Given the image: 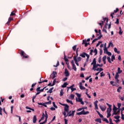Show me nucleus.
<instances>
[{"mask_svg":"<svg viewBox=\"0 0 124 124\" xmlns=\"http://www.w3.org/2000/svg\"><path fill=\"white\" fill-rule=\"evenodd\" d=\"M77 57H78V52L76 51V55L74 56V59L76 57V59H77Z\"/></svg>","mask_w":124,"mask_h":124,"instance_id":"nucleus-54","label":"nucleus"},{"mask_svg":"<svg viewBox=\"0 0 124 124\" xmlns=\"http://www.w3.org/2000/svg\"><path fill=\"white\" fill-rule=\"evenodd\" d=\"M97 40H98V38H96V39L93 40V41H92V44H93V43H94V42H95V41H97Z\"/></svg>","mask_w":124,"mask_h":124,"instance_id":"nucleus-53","label":"nucleus"},{"mask_svg":"<svg viewBox=\"0 0 124 124\" xmlns=\"http://www.w3.org/2000/svg\"><path fill=\"white\" fill-rule=\"evenodd\" d=\"M45 117L46 119H48V114H47V111L45 110Z\"/></svg>","mask_w":124,"mask_h":124,"instance_id":"nucleus-32","label":"nucleus"},{"mask_svg":"<svg viewBox=\"0 0 124 124\" xmlns=\"http://www.w3.org/2000/svg\"><path fill=\"white\" fill-rule=\"evenodd\" d=\"M19 54L21 55V57H23V59H29L30 58V56L26 54L24 51L21 50Z\"/></svg>","mask_w":124,"mask_h":124,"instance_id":"nucleus-2","label":"nucleus"},{"mask_svg":"<svg viewBox=\"0 0 124 124\" xmlns=\"http://www.w3.org/2000/svg\"><path fill=\"white\" fill-rule=\"evenodd\" d=\"M98 62L99 63H100V62H101V57H99L98 58Z\"/></svg>","mask_w":124,"mask_h":124,"instance_id":"nucleus-59","label":"nucleus"},{"mask_svg":"<svg viewBox=\"0 0 124 124\" xmlns=\"http://www.w3.org/2000/svg\"><path fill=\"white\" fill-rule=\"evenodd\" d=\"M56 79L55 78L53 81V83L52 84V86H55V84H56Z\"/></svg>","mask_w":124,"mask_h":124,"instance_id":"nucleus-40","label":"nucleus"},{"mask_svg":"<svg viewBox=\"0 0 124 124\" xmlns=\"http://www.w3.org/2000/svg\"><path fill=\"white\" fill-rule=\"evenodd\" d=\"M0 115L2 116V108L0 107Z\"/></svg>","mask_w":124,"mask_h":124,"instance_id":"nucleus-43","label":"nucleus"},{"mask_svg":"<svg viewBox=\"0 0 124 124\" xmlns=\"http://www.w3.org/2000/svg\"><path fill=\"white\" fill-rule=\"evenodd\" d=\"M87 59H86V62H89V59H90V55H87Z\"/></svg>","mask_w":124,"mask_h":124,"instance_id":"nucleus-51","label":"nucleus"},{"mask_svg":"<svg viewBox=\"0 0 124 124\" xmlns=\"http://www.w3.org/2000/svg\"><path fill=\"white\" fill-rule=\"evenodd\" d=\"M119 34H120V35H122L123 34V31H122V27H119Z\"/></svg>","mask_w":124,"mask_h":124,"instance_id":"nucleus-25","label":"nucleus"},{"mask_svg":"<svg viewBox=\"0 0 124 124\" xmlns=\"http://www.w3.org/2000/svg\"><path fill=\"white\" fill-rule=\"evenodd\" d=\"M109 44L111 46V47H114V44H113L112 42H109Z\"/></svg>","mask_w":124,"mask_h":124,"instance_id":"nucleus-62","label":"nucleus"},{"mask_svg":"<svg viewBox=\"0 0 124 124\" xmlns=\"http://www.w3.org/2000/svg\"><path fill=\"white\" fill-rule=\"evenodd\" d=\"M117 106H118V109H120V108H121V106H122V104L121 103H118Z\"/></svg>","mask_w":124,"mask_h":124,"instance_id":"nucleus-48","label":"nucleus"},{"mask_svg":"<svg viewBox=\"0 0 124 124\" xmlns=\"http://www.w3.org/2000/svg\"><path fill=\"white\" fill-rule=\"evenodd\" d=\"M114 119H116V120H119L120 116H114Z\"/></svg>","mask_w":124,"mask_h":124,"instance_id":"nucleus-50","label":"nucleus"},{"mask_svg":"<svg viewBox=\"0 0 124 124\" xmlns=\"http://www.w3.org/2000/svg\"><path fill=\"white\" fill-rule=\"evenodd\" d=\"M95 64H96V59L94 58L93 59V62L91 63V65H94Z\"/></svg>","mask_w":124,"mask_h":124,"instance_id":"nucleus-15","label":"nucleus"},{"mask_svg":"<svg viewBox=\"0 0 124 124\" xmlns=\"http://www.w3.org/2000/svg\"><path fill=\"white\" fill-rule=\"evenodd\" d=\"M82 82L79 83V88L80 90H86V88L85 87L82 86Z\"/></svg>","mask_w":124,"mask_h":124,"instance_id":"nucleus-14","label":"nucleus"},{"mask_svg":"<svg viewBox=\"0 0 124 124\" xmlns=\"http://www.w3.org/2000/svg\"><path fill=\"white\" fill-rule=\"evenodd\" d=\"M64 60L65 62H68V59L67 58H66V56H65V54H64Z\"/></svg>","mask_w":124,"mask_h":124,"instance_id":"nucleus-36","label":"nucleus"},{"mask_svg":"<svg viewBox=\"0 0 124 124\" xmlns=\"http://www.w3.org/2000/svg\"><path fill=\"white\" fill-rule=\"evenodd\" d=\"M76 94H77L78 97V98H80V97H81V94L78 93H76Z\"/></svg>","mask_w":124,"mask_h":124,"instance_id":"nucleus-57","label":"nucleus"},{"mask_svg":"<svg viewBox=\"0 0 124 124\" xmlns=\"http://www.w3.org/2000/svg\"><path fill=\"white\" fill-rule=\"evenodd\" d=\"M93 53H95L94 55L96 56L97 55V49L95 48L94 50H93Z\"/></svg>","mask_w":124,"mask_h":124,"instance_id":"nucleus-33","label":"nucleus"},{"mask_svg":"<svg viewBox=\"0 0 124 124\" xmlns=\"http://www.w3.org/2000/svg\"><path fill=\"white\" fill-rule=\"evenodd\" d=\"M106 54H107V55H108V56H111L112 55V53L110 52H108Z\"/></svg>","mask_w":124,"mask_h":124,"instance_id":"nucleus-60","label":"nucleus"},{"mask_svg":"<svg viewBox=\"0 0 124 124\" xmlns=\"http://www.w3.org/2000/svg\"><path fill=\"white\" fill-rule=\"evenodd\" d=\"M104 53L107 54V53L108 52V48H107V47H105V48L104 49Z\"/></svg>","mask_w":124,"mask_h":124,"instance_id":"nucleus-30","label":"nucleus"},{"mask_svg":"<svg viewBox=\"0 0 124 124\" xmlns=\"http://www.w3.org/2000/svg\"><path fill=\"white\" fill-rule=\"evenodd\" d=\"M102 61L103 62H105L106 61V56H105L103 57L102 58Z\"/></svg>","mask_w":124,"mask_h":124,"instance_id":"nucleus-47","label":"nucleus"},{"mask_svg":"<svg viewBox=\"0 0 124 124\" xmlns=\"http://www.w3.org/2000/svg\"><path fill=\"white\" fill-rule=\"evenodd\" d=\"M119 11V8H117L116 10H114L113 13L115 14V13H117Z\"/></svg>","mask_w":124,"mask_h":124,"instance_id":"nucleus-44","label":"nucleus"},{"mask_svg":"<svg viewBox=\"0 0 124 124\" xmlns=\"http://www.w3.org/2000/svg\"><path fill=\"white\" fill-rule=\"evenodd\" d=\"M106 104L108 107L107 110V118H110V117H111V111H112V105L108 104V103H107Z\"/></svg>","mask_w":124,"mask_h":124,"instance_id":"nucleus-1","label":"nucleus"},{"mask_svg":"<svg viewBox=\"0 0 124 124\" xmlns=\"http://www.w3.org/2000/svg\"><path fill=\"white\" fill-rule=\"evenodd\" d=\"M53 90H54V87H52L51 88H50L49 91H48L47 92V93H53Z\"/></svg>","mask_w":124,"mask_h":124,"instance_id":"nucleus-19","label":"nucleus"},{"mask_svg":"<svg viewBox=\"0 0 124 124\" xmlns=\"http://www.w3.org/2000/svg\"><path fill=\"white\" fill-rule=\"evenodd\" d=\"M101 23H98V25H99V26H101V28H102V26H103V25H104V22H105V21H101Z\"/></svg>","mask_w":124,"mask_h":124,"instance_id":"nucleus-20","label":"nucleus"},{"mask_svg":"<svg viewBox=\"0 0 124 124\" xmlns=\"http://www.w3.org/2000/svg\"><path fill=\"white\" fill-rule=\"evenodd\" d=\"M98 103V101H97V100H96L95 102H94V105L95 108L97 110H98V107L97 106V103Z\"/></svg>","mask_w":124,"mask_h":124,"instance_id":"nucleus-13","label":"nucleus"},{"mask_svg":"<svg viewBox=\"0 0 124 124\" xmlns=\"http://www.w3.org/2000/svg\"><path fill=\"white\" fill-rule=\"evenodd\" d=\"M121 90H122V87H119L118 89H117L118 93H121Z\"/></svg>","mask_w":124,"mask_h":124,"instance_id":"nucleus-45","label":"nucleus"},{"mask_svg":"<svg viewBox=\"0 0 124 124\" xmlns=\"http://www.w3.org/2000/svg\"><path fill=\"white\" fill-rule=\"evenodd\" d=\"M95 122H97V123H99L100 124H101V119L97 118L96 119H95Z\"/></svg>","mask_w":124,"mask_h":124,"instance_id":"nucleus-24","label":"nucleus"},{"mask_svg":"<svg viewBox=\"0 0 124 124\" xmlns=\"http://www.w3.org/2000/svg\"><path fill=\"white\" fill-rule=\"evenodd\" d=\"M74 61H75V62L77 66H79V63H78V61H77V59H76V57H75V58H74Z\"/></svg>","mask_w":124,"mask_h":124,"instance_id":"nucleus-17","label":"nucleus"},{"mask_svg":"<svg viewBox=\"0 0 124 124\" xmlns=\"http://www.w3.org/2000/svg\"><path fill=\"white\" fill-rule=\"evenodd\" d=\"M72 67H73V69H74L75 71H77V68H76V65H75V64L74 65H72Z\"/></svg>","mask_w":124,"mask_h":124,"instance_id":"nucleus-29","label":"nucleus"},{"mask_svg":"<svg viewBox=\"0 0 124 124\" xmlns=\"http://www.w3.org/2000/svg\"><path fill=\"white\" fill-rule=\"evenodd\" d=\"M36 121H37V119H36V116L34 115L33 118V124H35V123H36Z\"/></svg>","mask_w":124,"mask_h":124,"instance_id":"nucleus-18","label":"nucleus"},{"mask_svg":"<svg viewBox=\"0 0 124 124\" xmlns=\"http://www.w3.org/2000/svg\"><path fill=\"white\" fill-rule=\"evenodd\" d=\"M77 62H81V61H82V58L81 57H78L77 59Z\"/></svg>","mask_w":124,"mask_h":124,"instance_id":"nucleus-34","label":"nucleus"},{"mask_svg":"<svg viewBox=\"0 0 124 124\" xmlns=\"http://www.w3.org/2000/svg\"><path fill=\"white\" fill-rule=\"evenodd\" d=\"M102 120L103 122H106V123H107V124H109V121H108V119L103 118H102Z\"/></svg>","mask_w":124,"mask_h":124,"instance_id":"nucleus-21","label":"nucleus"},{"mask_svg":"<svg viewBox=\"0 0 124 124\" xmlns=\"http://www.w3.org/2000/svg\"><path fill=\"white\" fill-rule=\"evenodd\" d=\"M70 89L71 90L72 92H74V91H76V88L71 87Z\"/></svg>","mask_w":124,"mask_h":124,"instance_id":"nucleus-52","label":"nucleus"},{"mask_svg":"<svg viewBox=\"0 0 124 124\" xmlns=\"http://www.w3.org/2000/svg\"><path fill=\"white\" fill-rule=\"evenodd\" d=\"M99 108L103 111H104L105 110H106V107L105 106L104 107L102 106H99Z\"/></svg>","mask_w":124,"mask_h":124,"instance_id":"nucleus-16","label":"nucleus"},{"mask_svg":"<svg viewBox=\"0 0 124 124\" xmlns=\"http://www.w3.org/2000/svg\"><path fill=\"white\" fill-rule=\"evenodd\" d=\"M52 103V101H49V102H46L45 103V104H51Z\"/></svg>","mask_w":124,"mask_h":124,"instance_id":"nucleus-61","label":"nucleus"},{"mask_svg":"<svg viewBox=\"0 0 124 124\" xmlns=\"http://www.w3.org/2000/svg\"><path fill=\"white\" fill-rule=\"evenodd\" d=\"M71 113V110L68 111L67 112V116L68 117H74V113H75V110H73L72 113Z\"/></svg>","mask_w":124,"mask_h":124,"instance_id":"nucleus-5","label":"nucleus"},{"mask_svg":"<svg viewBox=\"0 0 124 124\" xmlns=\"http://www.w3.org/2000/svg\"><path fill=\"white\" fill-rule=\"evenodd\" d=\"M63 90H61L60 92V96H62L63 95V93H62Z\"/></svg>","mask_w":124,"mask_h":124,"instance_id":"nucleus-49","label":"nucleus"},{"mask_svg":"<svg viewBox=\"0 0 124 124\" xmlns=\"http://www.w3.org/2000/svg\"><path fill=\"white\" fill-rule=\"evenodd\" d=\"M100 43H102V42H101V41H99V42H98V43L96 44V47H98V46H99V45L100 44Z\"/></svg>","mask_w":124,"mask_h":124,"instance_id":"nucleus-46","label":"nucleus"},{"mask_svg":"<svg viewBox=\"0 0 124 124\" xmlns=\"http://www.w3.org/2000/svg\"><path fill=\"white\" fill-rule=\"evenodd\" d=\"M117 71H118V72H117V73H118V74H121V73H122V72H123V71L121 70V68H120V67L118 68Z\"/></svg>","mask_w":124,"mask_h":124,"instance_id":"nucleus-23","label":"nucleus"},{"mask_svg":"<svg viewBox=\"0 0 124 124\" xmlns=\"http://www.w3.org/2000/svg\"><path fill=\"white\" fill-rule=\"evenodd\" d=\"M119 74L118 73H116V75H115V79H119Z\"/></svg>","mask_w":124,"mask_h":124,"instance_id":"nucleus-37","label":"nucleus"},{"mask_svg":"<svg viewBox=\"0 0 124 124\" xmlns=\"http://www.w3.org/2000/svg\"><path fill=\"white\" fill-rule=\"evenodd\" d=\"M84 44L85 47H88V43H87V40H86V39L83 40L82 41V45Z\"/></svg>","mask_w":124,"mask_h":124,"instance_id":"nucleus-12","label":"nucleus"},{"mask_svg":"<svg viewBox=\"0 0 124 124\" xmlns=\"http://www.w3.org/2000/svg\"><path fill=\"white\" fill-rule=\"evenodd\" d=\"M46 87H44L43 89L40 90V87H38L36 91V92H40L41 93H43L44 92V89H45Z\"/></svg>","mask_w":124,"mask_h":124,"instance_id":"nucleus-8","label":"nucleus"},{"mask_svg":"<svg viewBox=\"0 0 124 124\" xmlns=\"http://www.w3.org/2000/svg\"><path fill=\"white\" fill-rule=\"evenodd\" d=\"M107 60L109 63H111L112 62H111V59H110L109 57H107Z\"/></svg>","mask_w":124,"mask_h":124,"instance_id":"nucleus-39","label":"nucleus"},{"mask_svg":"<svg viewBox=\"0 0 124 124\" xmlns=\"http://www.w3.org/2000/svg\"><path fill=\"white\" fill-rule=\"evenodd\" d=\"M98 66H99V64H95V65H93L92 69L94 70V71H95V68H97Z\"/></svg>","mask_w":124,"mask_h":124,"instance_id":"nucleus-11","label":"nucleus"},{"mask_svg":"<svg viewBox=\"0 0 124 124\" xmlns=\"http://www.w3.org/2000/svg\"><path fill=\"white\" fill-rule=\"evenodd\" d=\"M114 60H115V55H112L111 59V62H114Z\"/></svg>","mask_w":124,"mask_h":124,"instance_id":"nucleus-38","label":"nucleus"},{"mask_svg":"<svg viewBox=\"0 0 124 124\" xmlns=\"http://www.w3.org/2000/svg\"><path fill=\"white\" fill-rule=\"evenodd\" d=\"M115 24H117V25H119V24H120V22H119V19L118 18L116 19V22H115Z\"/></svg>","mask_w":124,"mask_h":124,"instance_id":"nucleus-58","label":"nucleus"},{"mask_svg":"<svg viewBox=\"0 0 124 124\" xmlns=\"http://www.w3.org/2000/svg\"><path fill=\"white\" fill-rule=\"evenodd\" d=\"M66 102H67V103H70L71 105H73V102H72V101H70L68 99H66Z\"/></svg>","mask_w":124,"mask_h":124,"instance_id":"nucleus-26","label":"nucleus"},{"mask_svg":"<svg viewBox=\"0 0 124 124\" xmlns=\"http://www.w3.org/2000/svg\"><path fill=\"white\" fill-rule=\"evenodd\" d=\"M117 110H118V108L115 106V105H113V112H117Z\"/></svg>","mask_w":124,"mask_h":124,"instance_id":"nucleus-27","label":"nucleus"},{"mask_svg":"<svg viewBox=\"0 0 124 124\" xmlns=\"http://www.w3.org/2000/svg\"><path fill=\"white\" fill-rule=\"evenodd\" d=\"M16 12H15V11L12 12L10 14V16H15V15H16V14H15Z\"/></svg>","mask_w":124,"mask_h":124,"instance_id":"nucleus-28","label":"nucleus"},{"mask_svg":"<svg viewBox=\"0 0 124 124\" xmlns=\"http://www.w3.org/2000/svg\"><path fill=\"white\" fill-rule=\"evenodd\" d=\"M88 55L89 54L85 52H83L81 54H80V57H81L82 58H86V57H87Z\"/></svg>","mask_w":124,"mask_h":124,"instance_id":"nucleus-9","label":"nucleus"},{"mask_svg":"<svg viewBox=\"0 0 124 124\" xmlns=\"http://www.w3.org/2000/svg\"><path fill=\"white\" fill-rule=\"evenodd\" d=\"M88 114H90V112L89 111H85V110H83L80 112H77L76 115H78V116H80V115H87Z\"/></svg>","mask_w":124,"mask_h":124,"instance_id":"nucleus-3","label":"nucleus"},{"mask_svg":"<svg viewBox=\"0 0 124 124\" xmlns=\"http://www.w3.org/2000/svg\"><path fill=\"white\" fill-rule=\"evenodd\" d=\"M68 120L66 119H64L65 124H67Z\"/></svg>","mask_w":124,"mask_h":124,"instance_id":"nucleus-64","label":"nucleus"},{"mask_svg":"<svg viewBox=\"0 0 124 124\" xmlns=\"http://www.w3.org/2000/svg\"><path fill=\"white\" fill-rule=\"evenodd\" d=\"M77 47V45H75V46H73V47H72L73 48V50L74 51H76Z\"/></svg>","mask_w":124,"mask_h":124,"instance_id":"nucleus-41","label":"nucleus"},{"mask_svg":"<svg viewBox=\"0 0 124 124\" xmlns=\"http://www.w3.org/2000/svg\"><path fill=\"white\" fill-rule=\"evenodd\" d=\"M68 85L67 82H65L62 85V88H66V86Z\"/></svg>","mask_w":124,"mask_h":124,"instance_id":"nucleus-22","label":"nucleus"},{"mask_svg":"<svg viewBox=\"0 0 124 124\" xmlns=\"http://www.w3.org/2000/svg\"><path fill=\"white\" fill-rule=\"evenodd\" d=\"M119 98L122 100V101H124V97H121V96H119Z\"/></svg>","mask_w":124,"mask_h":124,"instance_id":"nucleus-56","label":"nucleus"},{"mask_svg":"<svg viewBox=\"0 0 124 124\" xmlns=\"http://www.w3.org/2000/svg\"><path fill=\"white\" fill-rule=\"evenodd\" d=\"M64 74L66 77H68V76H69V72L67 70V69H65Z\"/></svg>","mask_w":124,"mask_h":124,"instance_id":"nucleus-10","label":"nucleus"},{"mask_svg":"<svg viewBox=\"0 0 124 124\" xmlns=\"http://www.w3.org/2000/svg\"><path fill=\"white\" fill-rule=\"evenodd\" d=\"M13 17H10L8 19V22L6 23V25L9 26V25H10V22H11V21H13Z\"/></svg>","mask_w":124,"mask_h":124,"instance_id":"nucleus-6","label":"nucleus"},{"mask_svg":"<svg viewBox=\"0 0 124 124\" xmlns=\"http://www.w3.org/2000/svg\"><path fill=\"white\" fill-rule=\"evenodd\" d=\"M59 65H60V62L59 61H57V63L56 65H54L53 66H54V67H58V66H59Z\"/></svg>","mask_w":124,"mask_h":124,"instance_id":"nucleus-31","label":"nucleus"},{"mask_svg":"<svg viewBox=\"0 0 124 124\" xmlns=\"http://www.w3.org/2000/svg\"><path fill=\"white\" fill-rule=\"evenodd\" d=\"M121 119L122 120H124V115L123 113H122V115H121Z\"/></svg>","mask_w":124,"mask_h":124,"instance_id":"nucleus-63","label":"nucleus"},{"mask_svg":"<svg viewBox=\"0 0 124 124\" xmlns=\"http://www.w3.org/2000/svg\"><path fill=\"white\" fill-rule=\"evenodd\" d=\"M103 20H104V21H106V23H105V29H107L108 26V18L105 17V18H103Z\"/></svg>","mask_w":124,"mask_h":124,"instance_id":"nucleus-7","label":"nucleus"},{"mask_svg":"<svg viewBox=\"0 0 124 124\" xmlns=\"http://www.w3.org/2000/svg\"><path fill=\"white\" fill-rule=\"evenodd\" d=\"M74 96H75V95L72 94L70 95V97H71V99H74Z\"/></svg>","mask_w":124,"mask_h":124,"instance_id":"nucleus-55","label":"nucleus"},{"mask_svg":"<svg viewBox=\"0 0 124 124\" xmlns=\"http://www.w3.org/2000/svg\"><path fill=\"white\" fill-rule=\"evenodd\" d=\"M62 106H64V110L65 112H69V106L67 104H64Z\"/></svg>","mask_w":124,"mask_h":124,"instance_id":"nucleus-4","label":"nucleus"},{"mask_svg":"<svg viewBox=\"0 0 124 124\" xmlns=\"http://www.w3.org/2000/svg\"><path fill=\"white\" fill-rule=\"evenodd\" d=\"M82 100H83L82 99V98H78V99H77V98H76V101H78V102H80Z\"/></svg>","mask_w":124,"mask_h":124,"instance_id":"nucleus-35","label":"nucleus"},{"mask_svg":"<svg viewBox=\"0 0 124 124\" xmlns=\"http://www.w3.org/2000/svg\"><path fill=\"white\" fill-rule=\"evenodd\" d=\"M52 104H53V107H55V108H56L57 109V108H58V106H57L56 105V104L55 103V102H53Z\"/></svg>","mask_w":124,"mask_h":124,"instance_id":"nucleus-42","label":"nucleus"}]
</instances>
